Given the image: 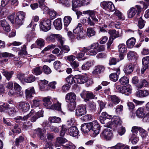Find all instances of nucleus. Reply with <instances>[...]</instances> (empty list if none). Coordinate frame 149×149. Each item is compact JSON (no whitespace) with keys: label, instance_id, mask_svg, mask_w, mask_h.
Segmentation results:
<instances>
[{"label":"nucleus","instance_id":"nucleus-2","mask_svg":"<svg viewBox=\"0 0 149 149\" xmlns=\"http://www.w3.org/2000/svg\"><path fill=\"white\" fill-rule=\"evenodd\" d=\"M110 123H108L106 125V127L115 129L118 126H120L122 121L120 118L118 116H115L111 119Z\"/></svg>","mask_w":149,"mask_h":149},{"label":"nucleus","instance_id":"nucleus-5","mask_svg":"<svg viewBox=\"0 0 149 149\" xmlns=\"http://www.w3.org/2000/svg\"><path fill=\"white\" fill-rule=\"evenodd\" d=\"M111 116L105 112H103L100 117V122L102 124H104V126L106 127V125L111 121Z\"/></svg>","mask_w":149,"mask_h":149},{"label":"nucleus","instance_id":"nucleus-30","mask_svg":"<svg viewBox=\"0 0 149 149\" xmlns=\"http://www.w3.org/2000/svg\"><path fill=\"white\" fill-rule=\"evenodd\" d=\"M0 24L6 31L8 32L10 31L9 25L5 19H4L0 21Z\"/></svg>","mask_w":149,"mask_h":149},{"label":"nucleus","instance_id":"nucleus-37","mask_svg":"<svg viewBox=\"0 0 149 149\" xmlns=\"http://www.w3.org/2000/svg\"><path fill=\"white\" fill-rule=\"evenodd\" d=\"M136 113L138 117L141 118H143L145 114L143 108L142 107L139 108L136 111Z\"/></svg>","mask_w":149,"mask_h":149},{"label":"nucleus","instance_id":"nucleus-7","mask_svg":"<svg viewBox=\"0 0 149 149\" xmlns=\"http://www.w3.org/2000/svg\"><path fill=\"white\" fill-rule=\"evenodd\" d=\"M63 38L60 34H51L48 36L46 39V41L48 42H53L56 39L59 43H62Z\"/></svg>","mask_w":149,"mask_h":149},{"label":"nucleus","instance_id":"nucleus-6","mask_svg":"<svg viewBox=\"0 0 149 149\" xmlns=\"http://www.w3.org/2000/svg\"><path fill=\"white\" fill-rule=\"evenodd\" d=\"M100 5L105 10L110 11H113L115 8L114 4L110 1H103L100 3Z\"/></svg>","mask_w":149,"mask_h":149},{"label":"nucleus","instance_id":"nucleus-14","mask_svg":"<svg viewBox=\"0 0 149 149\" xmlns=\"http://www.w3.org/2000/svg\"><path fill=\"white\" fill-rule=\"evenodd\" d=\"M86 112V108L85 106H80L78 107L76 111V115L80 116L84 115Z\"/></svg>","mask_w":149,"mask_h":149},{"label":"nucleus","instance_id":"nucleus-22","mask_svg":"<svg viewBox=\"0 0 149 149\" xmlns=\"http://www.w3.org/2000/svg\"><path fill=\"white\" fill-rule=\"evenodd\" d=\"M120 73V69L117 70L116 72L111 74L109 75V78L111 80L114 82L116 81L118 79V75Z\"/></svg>","mask_w":149,"mask_h":149},{"label":"nucleus","instance_id":"nucleus-47","mask_svg":"<svg viewBox=\"0 0 149 149\" xmlns=\"http://www.w3.org/2000/svg\"><path fill=\"white\" fill-rule=\"evenodd\" d=\"M95 31L94 29L91 27L87 29V33L89 37H91L95 35Z\"/></svg>","mask_w":149,"mask_h":149},{"label":"nucleus","instance_id":"nucleus-11","mask_svg":"<svg viewBox=\"0 0 149 149\" xmlns=\"http://www.w3.org/2000/svg\"><path fill=\"white\" fill-rule=\"evenodd\" d=\"M30 107L29 104L26 102H21L19 103V109L21 111L26 112L29 110Z\"/></svg>","mask_w":149,"mask_h":149},{"label":"nucleus","instance_id":"nucleus-21","mask_svg":"<svg viewBox=\"0 0 149 149\" xmlns=\"http://www.w3.org/2000/svg\"><path fill=\"white\" fill-rule=\"evenodd\" d=\"M35 92L33 87L28 88L25 90L26 97L27 98H31L33 97L32 95L34 94Z\"/></svg>","mask_w":149,"mask_h":149},{"label":"nucleus","instance_id":"nucleus-40","mask_svg":"<svg viewBox=\"0 0 149 149\" xmlns=\"http://www.w3.org/2000/svg\"><path fill=\"white\" fill-rule=\"evenodd\" d=\"M49 120L51 123H59L61 122V118L56 116L50 117L48 118Z\"/></svg>","mask_w":149,"mask_h":149},{"label":"nucleus","instance_id":"nucleus-24","mask_svg":"<svg viewBox=\"0 0 149 149\" xmlns=\"http://www.w3.org/2000/svg\"><path fill=\"white\" fill-rule=\"evenodd\" d=\"M76 96L75 93L70 92L68 93L65 96V100H68L70 102H74Z\"/></svg>","mask_w":149,"mask_h":149},{"label":"nucleus","instance_id":"nucleus-3","mask_svg":"<svg viewBox=\"0 0 149 149\" xmlns=\"http://www.w3.org/2000/svg\"><path fill=\"white\" fill-rule=\"evenodd\" d=\"M51 21L49 19L45 18L42 19L40 23V29L43 31H47L51 29Z\"/></svg>","mask_w":149,"mask_h":149},{"label":"nucleus","instance_id":"nucleus-44","mask_svg":"<svg viewBox=\"0 0 149 149\" xmlns=\"http://www.w3.org/2000/svg\"><path fill=\"white\" fill-rule=\"evenodd\" d=\"M119 81L120 82L121 84L123 85H125L129 83V78L125 76H124L121 77L119 79Z\"/></svg>","mask_w":149,"mask_h":149},{"label":"nucleus","instance_id":"nucleus-35","mask_svg":"<svg viewBox=\"0 0 149 149\" xmlns=\"http://www.w3.org/2000/svg\"><path fill=\"white\" fill-rule=\"evenodd\" d=\"M34 112L33 110H31L30 113L27 115L24 116V117L19 116L16 117L15 118L16 120H22L24 121L26 120L30 117L31 116Z\"/></svg>","mask_w":149,"mask_h":149},{"label":"nucleus","instance_id":"nucleus-18","mask_svg":"<svg viewBox=\"0 0 149 149\" xmlns=\"http://www.w3.org/2000/svg\"><path fill=\"white\" fill-rule=\"evenodd\" d=\"M26 47L25 45H24L21 47V49L19 50V48H16V47H14L12 49V50L16 52L19 51L18 55L20 56H22L23 55H26L27 54V52L26 51Z\"/></svg>","mask_w":149,"mask_h":149},{"label":"nucleus","instance_id":"nucleus-54","mask_svg":"<svg viewBox=\"0 0 149 149\" xmlns=\"http://www.w3.org/2000/svg\"><path fill=\"white\" fill-rule=\"evenodd\" d=\"M123 109V107L122 105H119L117 106L116 109V112L117 114H120L122 112Z\"/></svg>","mask_w":149,"mask_h":149},{"label":"nucleus","instance_id":"nucleus-48","mask_svg":"<svg viewBox=\"0 0 149 149\" xmlns=\"http://www.w3.org/2000/svg\"><path fill=\"white\" fill-rule=\"evenodd\" d=\"M142 15H141L139 17V19L138 21V26L140 29H142L144 27L145 24V22L142 19Z\"/></svg>","mask_w":149,"mask_h":149},{"label":"nucleus","instance_id":"nucleus-29","mask_svg":"<svg viewBox=\"0 0 149 149\" xmlns=\"http://www.w3.org/2000/svg\"><path fill=\"white\" fill-rule=\"evenodd\" d=\"M149 86V83L144 79H140L139 83L137 87L141 89L143 87H148Z\"/></svg>","mask_w":149,"mask_h":149},{"label":"nucleus","instance_id":"nucleus-27","mask_svg":"<svg viewBox=\"0 0 149 149\" xmlns=\"http://www.w3.org/2000/svg\"><path fill=\"white\" fill-rule=\"evenodd\" d=\"M133 70V68L132 64H129L125 65L123 71L127 74H130Z\"/></svg>","mask_w":149,"mask_h":149},{"label":"nucleus","instance_id":"nucleus-23","mask_svg":"<svg viewBox=\"0 0 149 149\" xmlns=\"http://www.w3.org/2000/svg\"><path fill=\"white\" fill-rule=\"evenodd\" d=\"M91 126L90 123L84 124L81 125V130L84 134L87 133L91 130Z\"/></svg>","mask_w":149,"mask_h":149},{"label":"nucleus","instance_id":"nucleus-63","mask_svg":"<svg viewBox=\"0 0 149 149\" xmlns=\"http://www.w3.org/2000/svg\"><path fill=\"white\" fill-rule=\"evenodd\" d=\"M23 21L20 20V19L17 18L15 17V25L17 26L18 27H19L23 24Z\"/></svg>","mask_w":149,"mask_h":149},{"label":"nucleus","instance_id":"nucleus-13","mask_svg":"<svg viewBox=\"0 0 149 149\" xmlns=\"http://www.w3.org/2000/svg\"><path fill=\"white\" fill-rule=\"evenodd\" d=\"M75 84H82L87 81V77L82 75H77L74 77Z\"/></svg>","mask_w":149,"mask_h":149},{"label":"nucleus","instance_id":"nucleus-12","mask_svg":"<svg viewBox=\"0 0 149 149\" xmlns=\"http://www.w3.org/2000/svg\"><path fill=\"white\" fill-rule=\"evenodd\" d=\"M132 87L129 84L123 86L120 89V92L126 95H129L132 93Z\"/></svg>","mask_w":149,"mask_h":149},{"label":"nucleus","instance_id":"nucleus-61","mask_svg":"<svg viewBox=\"0 0 149 149\" xmlns=\"http://www.w3.org/2000/svg\"><path fill=\"white\" fill-rule=\"evenodd\" d=\"M86 100H88L89 99L95 98V95L92 93H87L86 94Z\"/></svg>","mask_w":149,"mask_h":149},{"label":"nucleus","instance_id":"nucleus-28","mask_svg":"<svg viewBox=\"0 0 149 149\" xmlns=\"http://www.w3.org/2000/svg\"><path fill=\"white\" fill-rule=\"evenodd\" d=\"M72 10L76 11V8L82 6L81 1L79 0H72Z\"/></svg>","mask_w":149,"mask_h":149},{"label":"nucleus","instance_id":"nucleus-33","mask_svg":"<svg viewBox=\"0 0 149 149\" xmlns=\"http://www.w3.org/2000/svg\"><path fill=\"white\" fill-rule=\"evenodd\" d=\"M14 85V90L16 93L18 95V96H21L22 95L23 92L21 91V87L18 84L15 83Z\"/></svg>","mask_w":149,"mask_h":149},{"label":"nucleus","instance_id":"nucleus-60","mask_svg":"<svg viewBox=\"0 0 149 149\" xmlns=\"http://www.w3.org/2000/svg\"><path fill=\"white\" fill-rule=\"evenodd\" d=\"M70 65L73 68L75 69H77L79 65V62L76 61H74L73 62H71Z\"/></svg>","mask_w":149,"mask_h":149},{"label":"nucleus","instance_id":"nucleus-64","mask_svg":"<svg viewBox=\"0 0 149 149\" xmlns=\"http://www.w3.org/2000/svg\"><path fill=\"white\" fill-rule=\"evenodd\" d=\"M117 146L119 147V149H130L128 146L125 145L121 143H118Z\"/></svg>","mask_w":149,"mask_h":149},{"label":"nucleus","instance_id":"nucleus-16","mask_svg":"<svg viewBox=\"0 0 149 149\" xmlns=\"http://www.w3.org/2000/svg\"><path fill=\"white\" fill-rule=\"evenodd\" d=\"M48 81L45 80H41L40 83V88L42 91H47L49 90V87L48 84Z\"/></svg>","mask_w":149,"mask_h":149},{"label":"nucleus","instance_id":"nucleus-25","mask_svg":"<svg viewBox=\"0 0 149 149\" xmlns=\"http://www.w3.org/2000/svg\"><path fill=\"white\" fill-rule=\"evenodd\" d=\"M43 101L44 106L46 107L47 109H50L52 105L50 97H46L43 99Z\"/></svg>","mask_w":149,"mask_h":149},{"label":"nucleus","instance_id":"nucleus-58","mask_svg":"<svg viewBox=\"0 0 149 149\" xmlns=\"http://www.w3.org/2000/svg\"><path fill=\"white\" fill-rule=\"evenodd\" d=\"M43 70L44 72L46 74H49L52 72L49 68L46 65H44L43 66Z\"/></svg>","mask_w":149,"mask_h":149},{"label":"nucleus","instance_id":"nucleus-15","mask_svg":"<svg viewBox=\"0 0 149 149\" xmlns=\"http://www.w3.org/2000/svg\"><path fill=\"white\" fill-rule=\"evenodd\" d=\"M88 25L90 26H94L95 23H98L101 19L100 17H88Z\"/></svg>","mask_w":149,"mask_h":149},{"label":"nucleus","instance_id":"nucleus-56","mask_svg":"<svg viewBox=\"0 0 149 149\" xmlns=\"http://www.w3.org/2000/svg\"><path fill=\"white\" fill-rule=\"evenodd\" d=\"M56 46L54 45H48L47 47H46L42 52L41 53L43 54L45 53V52L49 51L51 49H54L55 47Z\"/></svg>","mask_w":149,"mask_h":149},{"label":"nucleus","instance_id":"nucleus-10","mask_svg":"<svg viewBox=\"0 0 149 149\" xmlns=\"http://www.w3.org/2000/svg\"><path fill=\"white\" fill-rule=\"evenodd\" d=\"M62 39L63 40V41L62 42V43H60L61 44V45L58 46V47L61 49V51L60 52V55H63L65 53H67L70 50V47L67 45H63L64 43L65 40V39L64 38H63Z\"/></svg>","mask_w":149,"mask_h":149},{"label":"nucleus","instance_id":"nucleus-46","mask_svg":"<svg viewBox=\"0 0 149 149\" xmlns=\"http://www.w3.org/2000/svg\"><path fill=\"white\" fill-rule=\"evenodd\" d=\"M110 98L112 102L115 104H117L120 102V99L115 95H111Z\"/></svg>","mask_w":149,"mask_h":149},{"label":"nucleus","instance_id":"nucleus-41","mask_svg":"<svg viewBox=\"0 0 149 149\" xmlns=\"http://www.w3.org/2000/svg\"><path fill=\"white\" fill-rule=\"evenodd\" d=\"M118 52L121 53H125L127 52V49L124 44H120L118 46Z\"/></svg>","mask_w":149,"mask_h":149},{"label":"nucleus","instance_id":"nucleus-9","mask_svg":"<svg viewBox=\"0 0 149 149\" xmlns=\"http://www.w3.org/2000/svg\"><path fill=\"white\" fill-rule=\"evenodd\" d=\"M91 125V130L93 131V134L94 136H96L100 132V127L99 123L97 120H94L90 123Z\"/></svg>","mask_w":149,"mask_h":149},{"label":"nucleus","instance_id":"nucleus-50","mask_svg":"<svg viewBox=\"0 0 149 149\" xmlns=\"http://www.w3.org/2000/svg\"><path fill=\"white\" fill-rule=\"evenodd\" d=\"M35 80L34 76L31 75L29 77L25 78L24 79L25 82L27 83H30L33 82Z\"/></svg>","mask_w":149,"mask_h":149},{"label":"nucleus","instance_id":"nucleus-39","mask_svg":"<svg viewBox=\"0 0 149 149\" xmlns=\"http://www.w3.org/2000/svg\"><path fill=\"white\" fill-rule=\"evenodd\" d=\"M136 42V40L134 38H132L129 39L126 42V44L128 48H132Z\"/></svg>","mask_w":149,"mask_h":149},{"label":"nucleus","instance_id":"nucleus-19","mask_svg":"<svg viewBox=\"0 0 149 149\" xmlns=\"http://www.w3.org/2000/svg\"><path fill=\"white\" fill-rule=\"evenodd\" d=\"M68 133L71 136H76L78 134L79 132L77 127L72 126L68 129Z\"/></svg>","mask_w":149,"mask_h":149},{"label":"nucleus","instance_id":"nucleus-53","mask_svg":"<svg viewBox=\"0 0 149 149\" xmlns=\"http://www.w3.org/2000/svg\"><path fill=\"white\" fill-rule=\"evenodd\" d=\"M134 133H133V134L132 135L131 138L130 139V140L132 141V142L133 144H136L139 140V138L136 136L135 134H134Z\"/></svg>","mask_w":149,"mask_h":149},{"label":"nucleus","instance_id":"nucleus-59","mask_svg":"<svg viewBox=\"0 0 149 149\" xmlns=\"http://www.w3.org/2000/svg\"><path fill=\"white\" fill-rule=\"evenodd\" d=\"M76 104L74 102H70L68 105V109L70 111H73L75 109Z\"/></svg>","mask_w":149,"mask_h":149},{"label":"nucleus","instance_id":"nucleus-49","mask_svg":"<svg viewBox=\"0 0 149 149\" xmlns=\"http://www.w3.org/2000/svg\"><path fill=\"white\" fill-rule=\"evenodd\" d=\"M25 16V13L22 11H19L16 14V17L24 21Z\"/></svg>","mask_w":149,"mask_h":149},{"label":"nucleus","instance_id":"nucleus-62","mask_svg":"<svg viewBox=\"0 0 149 149\" xmlns=\"http://www.w3.org/2000/svg\"><path fill=\"white\" fill-rule=\"evenodd\" d=\"M125 128L121 126L118 128V132L119 135L122 136L125 134Z\"/></svg>","mask_w":149,"mask_h":149},{"label":"nucleus","instance_id":"nucleus-26","mask_svg":"<svg viewBox=\"0 0 149 149\" xmlns=\"http://www.w3.org/2000/svg\"><path fill=\"white\" fill-rule=\"evenodd\" d=\"M94 63L95 62L93 60L89 61L86 62L82 66V69L84 70H88L91 67L94 65Z\"/></svg>","mask_w":149,"mask_h":149},{"label":"nucleus","instance_id":"nucleus-45","mask_svg":"<svg viewBox=\"0 0 149 149\" xmlns=\"http://www.w3.org/2000/svg\"><path fill=\"white\" fill-rule=\"evenodd\" d=\"M66 81L67 83L70 84H72L74 83L75 84L74 77L73 76H69L66 79Z\"/></svg>","mask_w":149,"mask_h":149},{"label":"nucleus","instance_id":"nucleus-31","mask_svg":"<svg viewBox=\"0 0 149 149\" xmlns=\"http://www.w3.org/2000/svg\"><path fill=\"white\" fill-rule=\"evenodd\" d=\"M54 25L56 29L58 30H61L62 28L61 19V18H58L54 22Z\"/></svg>","mask_w":149,"mask_h":149},{"label":"nucleus","instance_id":"nucleus-8","mask_svg":"<svg viewBox=\"0 0 149 149\" xmlns=\"http://www.w3.org/2000/svg\"><path fill=\"white\" fill-rule=\"evenodd\" d=\"M100 135L101 137L107 140H110L113 137L112 131L109 128L104 129Z\"/></svg>","mask_w":149,"mask_h":149},{"label":"nucleus","instance_id":"nucleus-4","mask_svg":"<svg viewBox=\"0 0 149 149\" xmlns=\"http://www.w3.org/2000/svg\"><path fill=\"white\" fill-rule=\"evenodd\" d=\"M74 33L77 34V38L78 40L84 39L85 35L83 31V28L82 24L80 23L76 26L75 29L73 30Z\"/></svg>","mask_w":149,"mask_h":149},{"label":"nucleus","instance_id":"nucleus-55","mask_svg":"<svg viewBox=\"0 0 149 149\" xmlns=\"http://www.w3.org/2000/svg\"><path fill=\"white\" fill-rule=\"evenodd\" d=\"M142 62L143 65L148 67V64L149 63V56L143 57L142 60Z\"/></svg>","mask_w":149,"mask_h":149},{"label":"nucleus","instance_id":"nucleus-1","mask_svg":"<svg viewBox=\"0 0 149 149\" xmlns=\"http://www.w3.org/2000/svg\"><path fill=\"white\" fill-rule=\"evenodd\" d=\"M142 10L141 6L139 5H136L131 8L127 11V15L129 18H132L136 15L137 17L141 16L140 13Z\"/></svg>","mask_w":149,"mask_h":149},{"label":"nucleus","instance_id":"nucleus-36","mask_svg":"<svg viewBox=\"0 0 149 149\" xmlns=\"http://www.w3.org/2000/svg\"><path fill=\"white\" fill-rule=\"evenodd\" d=\"M139 131L141 134L146 131L145 130L140 127L134 126L132 128V131L133 133H135L137 134V133Z\"/></svg>","mask_w":149,"mask_h":149},{"label":"nucleus","instance_id":"nucleus-20","mask_svg":"<svg viewBox=\"0 0 149 149\" xmlns=\"http://www.w3.org/2000/svg\"><path fill=\"white\" fill-rule=\"evenodd\" d=\"M54 102H56V103L52 104L51 108V109H55L58 111H61V103L59 102L57 100L56 98H54Z\"/></svg>","mask_w":149,"mask_h":149},{"label":"nucleus","instance_id":"nucleus-38","mask_svg":"<svg viewBox=\"0 0 149 149\" xmlns=\"http://www.w3.org/2000/svg\"><path fill=\"white\" fill-rule=\"evenodd\" d=\"M45 132L46 131L45 130L42 129L40 128H38L36 131L37 133L39 135L40 139L41 140H43L45 138L44 134Z\"/></svg>","mask_w":149,"mask_h":149},{"label":"nucleus","instance_id":"nucleus-17","mask_svg":"<svg viewBox=\"0 0 149 149\" xmlns=\"http://www.w3.org/2000/svg\"><path fill=\"white\" fill-rule=\"evenodd\" d=\"M105 69L104 66L101 65H98L95 67V69L93 71V74L96 75L100 74L103 72Z\"/></svg>","mask_w":149,"mask_h":149},{"label":"nucleus","instance_id":"nucleus-43","mask_svg":"<svg viewBox=\"0 0 149 149\" xmlns=\"http://www.w3.org/2000/svg\"><path fill=\"white\" fill-rule=\"evenodd\" d=\"M35 34L33 31L28 32L25 36L27 41L30 42L35 37Z\"/></svg>","mask_w":149,"mask_h":149},{"label":"nucleus","instance_id":"nucleus-51","mask_svg":"<svg viewBox=\"0 0 149 149\" xmlns=\"http://www.w3.org/2000/svg\"><path fill=\"white\" fill-rule=\"evenodd\" d=\"M115 15L117 16L119 19L120 20H124L125 17L123 15L119 10H116L114 13Z\"/></svg>","mask_w":149,"mask_h":149},{"label":"nucleus","instance_id":"nucleus-32","mask_svg":"<svg viewBox=\"0 0 149 149\" xmlns=\"http://www.w3.org/2000/svg\"><path fill=\"white\" fill-rule=\"evenodd\" d=\"M3 75L5 77L6 79L9 81L12 77L14 72L13 71H7L4 70L2 72Z\"/></svg>","mask_w":149,"mask_h":149},{"label":"nucleus","instance_id":"nucleus-52","mask_svg":"<svg viewBox=\"0 0 149 149\" xmlns=\"http://www.w3.org/2000/svg\"><path fill=\"white\" fill-rule=\"evenodd\" d=\"M36 43L37 46L40 47H43L45 44L44 40L41 38L37 39Z\"/></svg>","mask_w":149,"mask_h":149},{"label":"nucleus","instance_id":"nucleus-34","mask_svg":"<svg viewBox=\"0 0 149 149\" xmlns=\"http://www.w3.org/2000/svg\"><path fill=\"white\" fill-rule=\"evenodd\" d=\"M71 17L69 16H67L64 17V25L65 29H66L68 26L69 25L72 20Z\"/></svg>","mask_w":149,"mask_h":149},{"label":"nucleus","instance_id":"nucleus-42","mask_svg":"<svg viewBox=\"0 0 149 149\" xmlns=\"http://www.w3.org/2000/svg\"><path fill=\"white\" fill-rule=\"evenodd\" d=\"M32 73L36 75H39L42 72L41 67H37L33 68L32 70Z\"/></svg>","mask_w":149,"mask_h":149},{"label":"nucleus","instance_id":"nucleus-57","mask_svg":"<svg viewBox=\"0 0 149 149\" xmlns=\"http://www.w3.org/2000/svg\"><path fill=\"white\" fill-rule=\"evenodd\" d=\"M106 104V102H103L102 101L99 102V104L100 107V110L98 111V114H100V113L102 110L105 107Z\"/></svg>","mask_w":149,"mask_h":149}]
</instances>
